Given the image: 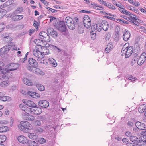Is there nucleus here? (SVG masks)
<instances>
[{
	"instance_id": "nucleus-1",
	"label": "nucleus",
	"mask_w": 146,
	"mask_h": 146,
	"mask_svg": "<svg viewBox=\"0 0 146 146\" xmlns=\"http://www.w3.org/2000/svg\"><path fill=\"white\" fill-rule=\"evenodd\" d=\"M133 48L132 46H129V44L126 43L123 46L121 53L122 56H125V58L129 57L133 53Z\"/></svg>"
},
{
	"instance_id": "nucleus-2",
	"label": "nucleus",
	"mask_w": 146,
	"mask_h": 146,
	"mask_svg": "<svg viewBox=\"0 0 146 146\" xmlns=\"http://www.w3.org/2000/svg\"><path fill=\"white\" fill-rule=\"evenodd\" d=\"M39 46H40V45H37L36 46L35 49H34L33 51V54L34 56L38 58L37 61L41 64L43 62L42 61V59L44 58L43 55L42 54L40 50H39L38 49Z\"/></svg>"
},
{
	"instance_id": "nucleus-3",
	"label": "nucleus",
	"mask_w": 146,
	"mask_h": 146,
	"mask_svg": "<svg viewBox=\"0 0 146 146\" xmlns=\"http://www.w3.org/2000/svg\"><path fill=\"white\" fill-rule=\"evenodd\" d=\"M19 127L20 129L23 130L22 128L21 127H23L24 129V131L25 132H28L29 130H32L33 127L31 124L28 121H21L20 122V125L19 126Z\"/></svg>"
},
{
	"instance_id": "nucleus-4",
	"label": "nucleus",
	"mask_w": 146,
	"mask_h": 146,
	"mask_svg": "<svg viewBox=\"0 0 146 146\" xmlns=\"http://www.w3.org/2000/svg\"><path fill=\"white\" fill-rule=\"evenodd\" d=\"M65 22L68 28L71 30H73L75 28V26L72 18L70 17H66Z\"/></svg>"
},
{
	"instance_id": "nucleus-5",
	"label": "nucleus",
	"mask_w": 146,
	"mask_h": 146,
	"mask_svg": "<svg viewBox=\"0 0 146 146\" xmlns=\"http://www.w3.org/2000/svg\"><path fill=\"white\" fill-rule=\"evenodd\" d=\"M40 38L42 41L46 42H49L50 40V38L46 32L44 31L41 32L39 33Z\"/></svg>"
},
{
	"instance_id": "nucleus-6",
	"label": "nucleus",
	"mask_w": 146,
	"mask_h": 146,
	"mask_svg": "<svg viewBox=\"0 0 146 146\" xmlns=\"http://www.w3.org/2000/svg\"><path fill=\"white\" fill-rule=\"evenodd\" d=\"M29 66L28 69L30 71H32L33 68L35 67L37 65V63L36 60L33 58H29L28 61Z\"/></svg>"
},
{
	"instance_id": "nucleus-7",
	"label": "nucleus",
	"mask_w": 146,
	"mask_h": 146,
	"mask_svg": "<svg viewBox=\"0 0 146 146\" xmlns=\"http://www.w3.org/2000/svg\"><path fill=\"white\" fill-rule=\"evenodd\" d=\"M19 67V65L16 63H10L5 66V70L9 72L15 70Z\"/></svg>"
},
{
	"instance_id": "nucleus-8",
	"label": "nucleus",
	"mask_w": 146,
	"mask_h": 146,
	"mask_svg": "<svg viewBox=\"0 0 146 146\" xmlns=\"http://www.w3.org/2000/svg\"><path fill=\"white\" fill-rule=\"evenodd\" d=\"M57 29L61 32H65L66 30V27L64 21H60L56 24Z\"/></svg>"
},
{
	"instance_id": "nucleus-9",
	"label": "nucleus",
	"mask_w": 146,
	"mask_h": 146,
	"mask_svg": "<svg viewBox=\"0 0 146 146\" xmlns=\"http://www.w3.org/2000/svg\"><path fill=\"white\" fill-rule=\"evenodd\" d=\"M36 106L30 108V113L34 115H39L42 113V110L40 108L37 107Z\"/></svg>"
},
{
	"instance_id": "nucleus-10",
	"label": "nucleus",
	"mask_w": 146,
	"mask_h": 146,
	"mask_svg": "<svg viewBox=\"0 0 146 146\" xmlns=\"http://www.w3.org/2000/svg\"><path fill=\"white\" fill-rule=\"evenodd\" d=\"M83 23L84 26L87 28H89L91 26V21L90 18L88 15H85L83 18Z\"/></svg>"
},
{
	"instance_id": "nucleus-11",
	"label": "nucleus",
	"mask_w": 146,
	"mask_h": 146,
	"mask_svg": "<svg viewBox=\"0 0 146 146\" xmlns=\"http://www.w3.org/2000/svg\"><path fill=\"white\" fill-rule=\"evenodd\" d=\"M146 59V53H143L140 56L137 61V64L139 65H141L145 62Z\"/></svg>"
},
{
	"instance_id": "nucleus-12",
	"label": "nucleus",
	"mask_w": 146,
	"mask_h": 146,
	"mask_svg": "<svg viewBox=\"0 0 146 146\" xmlns=\"http://www.w3.org/2000/svg\"><path fill=\"white\" fill-rule=\"evenodd\" d=\"M23 118L24 119L29 121H31L34 120L35 117L33 115L28 114L24 113L23 114Z\"/></svg>"
},
{
	"instance_id": "nucleus-13",
	"label": "nucleus",
	"mask_w": 146,
	"mask_h": 146,
	"mask_svg": "<svg viewBox=\"0 0 146 146\" xmlns=\"http://www.w3.org/2000/svg\"><path fill=\"white\" fill-rule=\"evenodd\" d=\"M38 47V49H39V50L40 49V51H41L42 54L43 55L44 58L45 55H47L49 53V50L46 47L40 45Z\"/></svg>"
},
{
	"instance_id": "nucleus-14",
	"label": "nucleus",
	"mask_w": 146,
	"mask_h": 146,
	"mask_svg": "<svg viewBox=\"0 0 146 146\" xmlns=\"http://www.w3.org/2000/svg\"><path fill=\"white\" fill-rule=\"evenodd\" d=\"M137 144L141 146H146V140L144 135L140 136L139 139Z\"/></svg>"
},
{
	"instance_id": "nucleus-15",
	"label": "nucleus",
	"mask_w": 146,
	"mask_h": 146,
	"mask_svg": "<svg viewBox=\"0 0 146 146\" xmlns=\"http://www.w3.org/2000/svg\"><path fill=\"white\" fill-rule=\"evenodd\" d=\"M23 102L25 104L31 108L36 107V106H37L33 102L29 100H23Z\"/></svg>"
},
{
	"instance_id": "nucleus-16",
	"label": "nucleus",
	"mask_w": 146,
	"mask_h": 146,
	"mask_svg": "<svg viewBox=\"0 0 146 146\" xmlns=\"http://www.w3.org/2000/svg\"><path fill=\"white\" fill-rule=\"evenodd\" d=\"M18 141L21 143L25 144H27L28 143V140L26 137L23 136L21 135L18 137Z\"/></svg>"
},
{
	"instance_id": "nucleus-17",
	"label": "nucleus",
	"mask_w": 146,
	"mask_h": 146,
	"mask_svg": "<svg viewBox=\"0 0 146 146\" xmlns=\"http://www.w3.org/2000/svg\"><path fill=\"white\" fill-rule=\"evenodd\" d=\"M100 25L101 26V28L103 30L106 31L108 30L109 27V24L106 21L104 20L102 21Z\"/></svg>"
},
{
	"instance_id": "nucleus-18",
	"label": "nucleus",
	"mask_w": 146,
	"mask_h": 146,
	"mask_svg": "<svg viewBox=\"0 0 146 146\" xmlns=\"http://www.w3.org/2000/svg\"><path fill=\"white\" fill-rule=\"evenodd\" d=\"M123 39L125 41H127L130 37L131 35L130 32L127 30H124L123 32Z\"/></svg>"
},
{
	"instance_id": "nucleus-19",
	"label": "nucleus",
	"mask_w": 146,
	"mask_h": 146,
	"mask_svg": "<svg viewBox=\"0 0 146 146\" xmlns=\"http://www.w3.org/2000/svg\"><path fill=\"white\" fill-rule=\"evenodd\" d=\"M2 78L5 79H8L10 75V73L8 71L6 70L5 69L1 71V75Z\"/></svg>"
},
{
	"instance_id": "nucleus-20",
	"label": "nucleus",
	"mask_w": 146,
	"mask_h": 146,
	"mask_svg": "<svg viewBox=\"0 0 146 146\" xmlns=\"http://www.w3.org/2000/svg\"><path fill=\"white\" fill-rule=\"evenodd\" d=\"M38 104L43 108H46L49 106V103L46 100H41L38 102Z\"/></svg>"
},
{
	"instance_id": "nucleus-21",
	"label": "nucleus",
	"mask_w": 146,
	"mask_h": 146,
	"mask_svg": "<svg viewBox=\"0 0 146 146\" xmlns=\"http://www.w3.org/2000/svg\"><path fill=\"white\" fill-rule=\"evenodd\" d=\"M19 106L21 109L24 111L26 113L28 114L29 113L30 108H28L23 104H20Z\"/></svg>"
},
{
	"instance_id": "nucleus-22",
	"label": "nucleus",
	"mask_w": 146,
	"mask_h": 146,
	"mask_svg": "<svg viewBox=\"0 0 146 146\" xmlns=\"http://www.w3.org/2000/svg\"><path fill=\"white\" fill-rule=\"evenodd\" d=\"M136 127L139 129L141 130H145L146 128L145 125L143 123L137 121L135 123Z\"/></svg>"
},
{
	"instance_id": "nucleus-23",
	"label": "nucleus",
	"mask_w": 146,
	"mask_h": 146,
	"mask_svg": "<svg viewBox=\"0 0 146 146\" xmlns=\"http://www.w3.org/2000/svg\"><path fill=\"white\" fill-rule=\"evenodd\" d=\"M48 33L53 37H56L57 33L53 28H50L48 29Z\"/></svg>"
},
{
	"instance_id": "nucleus-24",
	"label": "nucleus",
	"mask_w": 146,
	"mask_h": 146,
	"mask_svg": "<svg viewBox=\"0 0 146 146\" xmlns=\"http://www.w3.org/2000/svg\"><path fill=\"white\" fill-rule=\"evenodd\" d=\"M10 46H5L2 48L0 50V53L1 54H5L8 52L10 50Z\"/></svg>"
},
{
	"instance_id": "nucleus-25",
	"label": "nucleus",
	"mask_w": 146,
	"mask_h": 146,
	"mask_svg": "<svg viewBox=\"0 0 146 146\" xmlns=\"http://www.w3.org/2000/svg\"><path fill=\"white\" fill-rule=\"evenodd\" d=\"M127 18L126 19H128V20L131 22L133 21H136L137 20H139L136 17V16L135 15L131 13L128 16ZM125 18L126 19V18Z\"/></svg>"
},
{
	"instance_id": "nucleus-26",
	"label": "nucleus",
	"mask_w": 146,
	"mask_h": 146,
	"mask_svg": "<svg viewBox=\"0 0 146 146\" xmlns=\"http://www.w3.org/2000/svg\"><path fill=\"white\" fill-rule=\"evenodd\" d=\"M91 31L90 34L91 35H92L91 37L92 40H94L96 38V30L95 28V26H92L91 28Z\"/></svg>"
},
{
	"instance_id": "nucleus-27",
	"label": "nucleus",
	"mask_w": 146,
	"mask_h": 146,
	"mask_svg": "<svg viewBox=\"0 0 146 146\" xmlns=\"http://www.w3.org/2000/svg\"><path fill=\"white\" fill-rule=\"evenodd\" d=\"M27 94L29 95L34 98H37L40 96L38 93L34 92L28 91Z\"/></svg>"
},
{
	"instance_id": "nucleus-28",
	"label": "nucleus",
	"mask_w": 146,
	"mask_h": 146,
	"mask_svg": "<svg viewBox=\"0 0 146 146\" xmlns=\"http://www.w3.org/2000/svg\"><path fill=\"white\" fill-rule=\"evenodd\" d=\"M113 48V45L111 43H110L106 46V48H105V52L106 53H108Z\"/></svg>"
},
{
	"instance_id": "nucleus-29",
	"label": "nucleus",
	"mask_w": 146,
	"mask_h": 146,
	"mask_svg": "<svg viewBox=\"0 0 146 146\" xmlns=\"http://www.w3.org/2000/svg\"><path fill=\"white\" fill-rule=\"evenodd\" d=\"M48 62L51 66L54 67H56L57 66V63L56 60L52 58H49Z\"/></svg>"
},
{
	"instance_id": "nucleus-30",
	"label": "nucleus",
	"mask_w": 146,
	"mask_h": 146,
	"mask_svg": "<svg viewBox=\"0 0 146 146\" xmlns=\"http://www.w3.org/2000/svg\"><path fill=\"white\" fill-rule=\"evenodd\" d=\"M28 136L29 138L33 140H36L37 138L36 133H34L28 134Z\"/></svg>"
},
{
	"instance_id": "nucleus-31",
	"label": "nucleus",
	"mask_w": 146,
	"mask_h": 146,
	"mask_svg": "<svg viewBox=\"0 0 146 146\" xmlns=\"http://www.w3.org/2000/svg\"><path fill=\"white\" fill-rule=\"evenodd\" d=\"M24 83L28 86H31L33 85V83L31 80L27 78H24L23 80Z\"/></svg>"
},
{
	"instance_id": "nucleus-32",
	"label": "nucleus",
	"mask_w": 146,
	"mask_h": 146,
	"mask_svg": "<svg viewBox=\"0 0 146 146\" xmlns=\"http://www.w3.org/2000/svg\"><path fill=\"white\" fill-rule=\"evenodd\" d=\"M23 17V15H16L13 16L12 19L14 21H18L22 19Z\"/></svg>"
},
{
	"instance_id": "nucleus-33",
	"label": "nucleus",
	"mask_w": 146,
	"mask_h": 146,
	"mask_svg": "<svg viewBox=\"0 0 146 146\" xmlns=\"http://www.w3.org/2000/svg\"><path fill=\"white\" fill-rule=\"evenodd\" d=\"M9 130V128L7 126L0 127V133L5 132Z\"/></svg>"
},
{
	"instance_id": "nucleus-34",
	"label": "nucleus",
	"mask_w": 146,
	"mask_h": 146,
	"mask_svg": "<svg viewBox=\"0 0 146 146\" xmlns=\"http://www.w3.org/2000/svg\"><path fill=\"white\" fill-rule=\"evenodd\" d=\"M130 139L132 142L136 143H137V141L139 140V138L134 136H131Z\"/></svg>"
},
{
	"instance_id": "nucleus-35",
	"label": "nucleus",
	"mask_w": 146,
	"mask_h": 146,
	"mask_svg": "<svg viewBox=\"0 0 146 146\" xmlns=\"http://www.w3.org/2000/svg\"><path fill=\"white\" fill-rule=\"evenodd\" d=\"M36 85L38 90L42 91L44 90V87L42 84H36Z\"/></svg>"
},
{
	"instance_id": "nucleus-36",
	"label": "nucleus",
	"mask_w": 146,
	"mask_h": 146,
	"mask_svg": "<svg viewBox=\"0 0 146 146\" xmlns=\"http://www.w3.org/2000/svg\"><path fill=\"white\" fill-rule=\"evenodd\" d=\"M9 84V82L7 81H3L1 82L0 86L3 87H5L8 86Z\"/></svg>"
},
{
	"instance_id": "nucleus-37",
	"label": "nucleus",
	"mask_w": 146,
	"mask_h": 146,
	"mask_svg": "<svg viewBox=\"0 0 146 146\" xmlns=\"http://www.w3.org/2000/svg\"><path fill=\"white\" fill-rule=\"evenodd\" d=\"M1 99L3 101H9L11 100V98L9 96L4 95L3 96Z\"/></svg>"
},
{
	"instance_id": "nucleus-38",
	"label": "nucleus",
	"mask_w": 146,
	"mask_h": 146,
	"mask_svg": "<svg viewBox=\"0 0 146 146\" xmlns=\"http://www.w3.org/2000/svg\"><path fill=\"white\" fill-rule=\"evenodd\" d=\"M29 146H37L36 143L32 141L28 140V143Z\"/></svg>"
},
{
	"instance_id": "nucleus-39",
	"label": "nucleus",
	"mask_w": 146,
	"mask_h": 146,
	"mask_svg": "<svg viewBox=\"0 0 146 146\" xmlns=\"http://www.w3.org/2000/svg\"><path fill=\"white\" fill-rule=\"evenodd\" d=\"M143 105H141L138 108V111L140 113H143L145 110L144 108Z\"/></svg>"
},
{
	"instance_id": "nucleus-40",
	"label": "nucleus",
	"mask_w": 146,
	"mask_h": 146,
	"mask_svg": "<svg viewBox=\"0 0 146 146\" xmlns=\"http://www.w3.org/2000/svg\"><path fill=\"white\" fill-rule=\"evenodd\" d=\"M6 12V10L2 9L0 10V19L5 15Z\"/></svg>"
},
{
	"instance_id": "nucleus-41",
	"label": "nucleus",
	"mask_w": 146,
	"mask_h": 146,
	"mask_svg": "<svg viewBox=\"0 0 146 146\" xmlns=\"http://www.w3.org/2000/svg\"><path fill=\"white\" fill-rule=\"evenodd\" d=\"M93 7V8L95 9H97L98 10H103V8L102 6H97L96 4H94L93 6H92Z\"/></svg>"
},
{
	"instance_id": "nucleus-42",
	"label": "nucleus",
	"mask_w": 146,
	"mask_h": 146,
	"mask_svg": "<svg viewBox=\"0 0 146 146\" xmlns=\"http://www.w3.org/2000/svg\"><path fill=\"white\" fill-rule=\"evenodd\" d=\"M6 137L4 135H0V143L4 142L6 140Z\"/></svg>"
},
{
	"instance_id": "nucleus-43",
	"label": "nucleus",
	"mask_w": 146,
	"mask_h": 146,
	"mask_svg": "<svg viewBox=\"0 0 146 146\" xmlns=\"http://www.w3.org/2000/svg\"><path fill=\"white\" fill-rule=\"evenodd\" d=\"M111 36V33L110 32L106 33L105 35V39L106 41H108Z\"/></svg>"
},
{
	"instance_id": "nucleus-44",
	"label": "nucleus",
	"mask_w": 146,
	"mask_h": 146,
	"mask_svg": "<svg viewBox=\"0 0 146 146\" xmlns=\"http://www.w3.org/2000/svg\"><path fill=\"white\" fill-rule=\"evenodd\" d=\"M36 74L37 75H44L45 74L44 72L40 70H38L36 71Z\"/></svg>"
},
{
	"instance_id": "nucleus-45",
	"label": "nucleus",
	"mask_w": 146,
	"mask_h": 146,
	"mask_svg": "<svg viewBox=\"0 0 146 146\" xmlns=\"http://www.w3.org/2000/svg\"><path fill=\"white\" fill-rule=\"evenodd\" d=\"M13 2V0H9L7 1L4 4L6 7L11 4Z\"/></svg>"
},
{
	"instance_id": "nucleus-46",
	"label": "nucleus",
	"mask_w": 146,
	"mask_h": 146,
	"mask_svg": "<svg viewBox=\"0 0 146 146\" xmlns=\"http://www.w3.org/2000/svg\"><path fill=\"white\" fill-rule=\"evenodd\" d=\"M35 130L36 133H42L44 131L43 129L40 127L37 128Z\"/></svg>"
},
{
	"instance_id": "nucleus-47",
	"label": "nucleus",
	"mask_w": 146,
	"mask_h": 146,
	"mask_svg": "<svg viewBox=\"0 0 146 146\" xmlns=\"http://www.w3.org/2000/svg\"><path fill=\"white\" fill-rule=\"evenodd\" d=\"M128 9H129L133 11L135 13H137V12L138 11V10L137 9L131 6H129L128 7Z\"/></svg>"
},
{
	"instance_id": "nucleus-48",
	"label": "nucleus",
	"mask_w": 146,
	"mask_h": 146,
	"mask_svg": "<svg viewBox=\"0 0 146 146\" xmlns=\"http://www.w3.org/2000/svg\"><path fill=\"white\" fill-rule=\"evenodd\" d=\"M107 7L110 9L113 10H115L116 9L115 7L110 3H108Z\"/></svg>"
},
{
	"instance_id": "nucleus-49",
	"label": "nucleus",
	"mask_w": 146,
	"mask_h": 146,
	"mask_svg": "<svg viewBox=\"0 0 146 146\" xmlns=\"http://www.w3.org/2000/svg\"><path fill=\"white\" fill-rule=\"evenodd\" d=\"M128 79L129 80H131L132 82H133L136 80L137 78L132 75H130Z\"/></svg>"
},
{
	"instance_id": "nucleus-50",
	"label": "nucleus",
	"mask_w": 146,
	"mask_h": 146,
	"mask_svg": "<svg viewBox=\"0 0 146 146\" xmlns=\"http://www.w3.org/2000/svg\"><path fill=\"white\" fill-rule=\"evenodd\" d=\"M5 25L4 23H0V32L2 31L4 29Z\"/></svg>"
},
{
	"instance_id": "nucleus-51",
	"label": "nucleus",
	"mask_w": 146,
	"mask_h": 146,
	"mask_svg": "<svg viewBox=\"0 0 146 146\" xmlns=\"http://www.w3.org/2000/svg\"><path fill=\"white\" fill-rule=\"evenodd\" d=\"M78 31L79 33H83L84 32V29L82 27L79 26L78 28Z\"/></svg>"
},
{
	"instance_id": "nucleus-52",
	"label": "nucleus",
	"mask_w": 146,
	"mask_h": 146,
	"mask_svg": "<svg viewBox=\"0 0 146 146\" xmlns=\"http://www.w3.org/2000/svg\"><path fill=\"white\" fill-rule=\"evenodd\" d=\"M1 37L3 38H10V37L9 36V35L6 33H4L1 35Z\"/></svg>"
},
{
	"instance_id": "nucleus-53",
	"label": "nucleus",
	"mask_w": 146,
	"mask_h": 146,
	"mask_svg": "<svg viewBox=\"0 0 146 146\" xmlns=\"http://www.w3.org/2000/svg\"><path fill=\"white\" fill-rule=\"evenodd\" d=\"M95 28H96V30L98 32H100L101 31V26L100 24L96 25L95 26Z\"/></svg>"
},
{
	"instance_id": "nucleus-54",
	"label": "nucleus",
	"mask_w": 146,
	"mask_h": 146,
	"mask_svg": "<svg viewBox=\"0 0 146 146\" xmlns=\"http://www.w3.org/2000/svg\"><path fill=\"white\" fill-rule=\"evenodd\" d=\"M38 141L40 143L43 144L44 143L46 142V140L44 138H41Z\"/></svg>"
},
{
	"instance_id": "nucleus-55",
	"label": "nucleus",
	"mask_w": 146,
	"mask_h": 146,
	"mask_svg": "<svg viewBox=\"0 0 146 146\" xmlns=\"http://www.w3.org/2000/svg\"><path fill=\"white\" fill-rule=\"evenodd\" d=\"M23 11V9L22 7H19L15 11L16 13H19L22 12Z\"/></svg>"
},
{
	"instance_id": "nucleus-56",
	"label": "nucleus",
	"mask_w": 146,
	"mask_h": 146,
	"mask_svg": "<svg viewBox=\"0 0 146 146\" xmlns=\"http://www.w3.org/2000/svg\"><path fill=\"white\" fill-rule=\"evenodd\" d=\"M116 20L120 22V23H122L126 24H128V22L127 21H125L123 19H116Z\"/></svg>"
},
{
	"instance_id": "nucleus-57",
	"label": "nucleus",
	"mask_w": 146,
	"mask_h": 146,
	"mask_svg": "<svg viewBox=\"0 0 146 146\" xmlns=\"http://www.w3.org/2000/svg\"><path fill=\"white\" fill-rule=\"evenodd\" d=\"M4 65V64L3 62H0V71H1L5 69V68H3Z\"/></svg>"
},
{
	"instance_id": "nucleus-58",
	"label": "nucleus",
	"mask_w": 146,
	"mask_h": 146,
	"mask_svg": "<svg viewBox=\"0 0 146 146\" xmlns=\"http://www.w3.org/2000/svg\"><path fill=\"white\" fill-rule=\"evenodd\" d=\"M52 46L53 48L57 52H59L61 51V50L57 46L54 45H53Z\"/></svg>"
},
{
	"instance_id": "nucleus-59",
	"label": "nucleus",
	"mask_w": 146,
	"mask_h": 146,
	"mask_svg": "<svg viewBox=\"0 0 146 146\" xmlns=\"http://www.w3.org/2000/svg\"><path fill=\"white\" fill-rule=\"evenodd\" d=\"M35 125L38 126H40L41 125V122L39 120H36L35 121Z\"/></svg>"
},
{
	"instance_id": "nucleus-60",
	"label": "nucleus",
	"mask_w": 146,
	"mask_h": 146,
	"mask_svg": "<svg viewBox=\"0 0 146 146\" xmlns=\"http://www.w3.org/2000/svg\"><path fill=\"white\" fill-rule=\"evenodd\" d=\"M14 27V26L13 24H10L6 26V28L7 29L13 28Z\"/></svg>"
},
{
	"instance_id": "nucleus-61",
	"label": "nucleus",
	"mask_w": 146,
	"mask_h": 146,
	"mask_svg": "<svg viewBox=\"0 0 146 146\" xmlns=\"http://www.w3.org/2000/svg\"><path fill=\"white\" fill-rule=\"evenodd\" d=\"M50 21L51 22H53L54 21H55L56 19V18L55 17H54L53 16H50Z\"/></svg>"
},
{
	"instance_id": "nucleus-62",
	"label": "nucleus",
	"mask_w": 146,
	"mask_h": 146,
	"mask_svg": "<svg viewBox=\"0 0 146 146\" xmlns=\"http://www.w3.org/2000/svg\"><path fill=\"white\" fill-rule=\"evenodd\" d=\"M42 41V40H40L39 39H35L34 40V42L36 44H38L39 43H40V42Z\"/></svg>"
},
{
	"instance_id": "nucleus-63",
	"label": "nucleus",
	"mask_w": 146,
	"mask_h": 146,
	"mask_svg": "<svg viewBox=\"0 0 146 146\" xmlns=\"http://www.w3.org/2000/svg\"><path fill=\"white\" fill-rule=\"evenodd\" d=\"M132 4L136 6H138L140 5V4L138 2H137L136 1H133V3Z\"/></svg>"
},
{
	"instance_id": "nucleus-64",
	"label": "nucleus",
	"mask_w": 146,
	"mask_h": 146,
	"mask_svg": "<svg viewBox=\"0 0 146 146\" xmlns=\"http://www.w3.org/2000/svg\"><path fill=\"white\" fill-rule=\"evenodd\" d=\"M126 145L127 146H135V144L132 143H128Z\"/></svg>"
}]
</instances>
